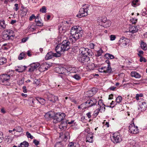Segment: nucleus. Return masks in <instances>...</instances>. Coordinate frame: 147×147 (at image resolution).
<instances>
[{
  "label": "nucleus",
  "mask_w": 147,
  "mask_h": 147,
  "mask_svg": "<svg viewBox=\"0 0 147 147\" xmlns=\"http://www.w3.org/2000/svg\"><path fill=\"white\" fill-rule=\"evenodd\" d=\"M66 115L64 113H57L54 117L53 123H56L65 119Z\"/></svg>",
  "instance_id": "1"
},
{
  "label": "nucleus",
  "mask_w": 147,
  "mask_h": 147,
  "mask_svg": "<svg viewBox=\"0 0 147 147\" xmlns=\"http://www.w3.org/2000/svg\"><path fill=\"white\" fill-rule=\"evenodd\" d=\"M85 5L84 8H81L79 11V13L77 15V16L80 18L82 17L86 16L88 15V10L89 6H86Z\"/></svg>",
  "instance_id": "2"
},
{
  "label": "nucleus",
  "mask_w": 147,
  "mask_h": 147,
  "mask_svg": "<svg viewBox=\"0 0 147 147\" xmlns=\"http://www.w3.org/2000/svg\"><path fill=\"white\" fill-rule=\"evenodd\" d=\"M97 103L96 100L93 98H92L89 100H88L85 102L81 104V106H85L84 108H86L88 107H91L95 105Z\"/></svg>",
  "instance_id": "3"
},
{
  "label": "nucleus",
  "mask_w": 147,
  "mask_h": 147,
  "mask_svg": "<svg viewBox=\"0 0 147 147\" xmlns=\"http://www.w3.org/2000/svg\"><path fill=\"white\" fill-rule=\"evenodd\" d=\"M10 78V75L3 74L0 76V82L3 85H6Z\"/></svg>",
  "instance_id": "4"
},
{
  "label": "nucleus",
  "mask_w": 147,
  "mask_h": 147,
  "mask_svg": "<svg viewBox=\"0 0 147 147\" xmlns=\"http://www.w3.org/2000/svg\"><path fill=\"white\" fill-rule=\"evenodd\" d=\"M78 60L79 61L84 65L87 64L90 62L89 57L82 55H80L78 57Z\"/></svg>",
  "instance_id": "5"
},
{
  "label": "nucleus",
  "mask_w": 147,
  "mask_h": 147,
  "mask_svg": "<svg viewBox=\"0 0 147 147\" xmlns=\"http://www.w3.org/2000/svg\"><path fill=\"white\" fill-rule=\"evenodd\" d=\"M111 140L114 143L120 142L122 141V137L119 133H115L113 135Z\"/></svg>",
  "instance_id": "6"
},
{
  "label": "nucleus",
  "mask_w": 147,
  "mask_h": 147,
  "mask_svg": "<svg viewBox=\"0 0 147 147\" xmlns=\"http://www.w3.org/2000/svg\"><path fill=\"white\" fill-rule=\"evenodd\" d=\"M129 131L131 134H135L138 132V127H135L134 123L129 124Z\"/></svg>",
  "instance_id": "7"
},
{
  "label": "nucleus",
  "mask_w": 147,
  "mask_h": 147,
  "mask_svg": "<svg viewBox=\"0 0 147 147\" xmlns=\"http://www.w3.org/2000/svg\"><path fill=\"white\" fill-rule=\"evenodd\" d=\"M79 26H75L73 27L71 29L70 34L73 37L78 34L81 30V29H79Z\"/></svg>",
  "instance_id": "8"
},
{
  "label": "nucleus",
  "mask_w": 147,
  "mask_h": 147,
  "mask_svg": "<svg viewBox=\"0 0 147 147\" xmlns=\"http://www.w3.org/2000/svg\"><path fill=\"white\" fill-rule=\"evenodd\" d=\"M69 44V42L66 40L63 41L62 42L61 45L64 52L70 49Z\"/></svg>",
  "instance_id": "9"
},
{
  "label": "nucleus",
  "mask_w": 147,
  "mask_h": 147,
  "mask_svg": "<svg viewBox=\"0 0 147 147\" xmlns=\"http://www.w3.org/2000/svg\"><path fill=\"white\" fill-rule=\"evenodd\" d=\"M40 65L39 63H34L30 64V67L28 71L30 72H33L36 69V68L39 66Z\"/></svg>",
  "instance_id": "10"
},
{
  "label": "nucleus",
  "mask_w": 147,
  "mask_h": 147,
  "mask_svg": "<svg viewBox=\"0 0 147 147\" xmlns=\"http://www.w3.org/2000/svg\"><path fill=\"white\" fill-rule=\"evenodd\" d=\"M14 32L12 30H6L3 32V36H6V37H13L15 36L13 35Z\"/></svg>",
  "instance_id": "11"
},
{
  "label": "nucleus",
  "mask_w": 147,
  "mask_h": 147,
  "mask_svg": "<svg viewBox=\"0 0 147 147\" xmlns=\"http://www.w3.org/2000/svg\"><path fill=\"white\" fill-rule=\"evenodd\" d=\"M129 40L125 37H122L119 40L120 43L124 46L126 45L129 42Z\"/></svg>",
  "instance_id": "12"
},
{
  "label": "nucleus",
  "mask_w": 147,
  "mask_h": 147,
  "mask_svg": "<svg viewBox=\"0 0 147 147\" xmlns=\"http://www.w3.org/2000/svg\"><path fill=\"white\" fill-rule=\"evenodd\" d=\"M54 113L52 111H50L47 113L45 115V117L47 119V120H50L52 118L54 119Z\"/></svg>",
  "instance_id": "13"
},
{
  "label": "nucleus",
  "mask_w": 147,
  "mask_h": 147,
  "mask_svg": "<svg viewBox=\"0 0 147 147\" xmlns=\"http://www.w3.org/2000/svg\"><path fill=\"white\" fill-rule=\"evenodd\" d=\"M104 68L105 73L111 74L113 72V71L112 70L111 65H107V66H104Z\"/></svg>",
  "instance_id": "14"
},
{
  "label": "nucleus",
  "mask_w": 147,
  "mask_h": 147,
  "mask_svg": "<svg viewBox=\"0 0 147 147\" xmlns=\"http://www.w3.org/2000/svg\"><path fill=\"white\" fill-rule=\"evenodd\" d=\"M55 50L57 53H60L61 55L64 52L61 45H58L55 47Z\"/></svg>",
  "instance_id": "15"
},
{
  "label": "nucleus",
  "mask_w": 147,
  "mask_h": 147,
  "mask_svg": "<svg viewBox=\"0 0 147 147\" xmlns=\"http://www.w3.org/2000/svg\"><path fill=\"white\" fill-rule=\"evenodd\" d=\"M93 134L92 133H89L86 137V142H88L90 143L92 142H93V136H92Z\"/></svg>",
  "instance_id": "16"
},
{
  "label": "nucleus",
  "mask_w": 147,
  "mask_h": 147,
  "mask_svg": "<svg viewBox=\"0 0 147 147\" xmlns=\"http://www.w3.org/2000/svg\"><path fill=\"white\" fill-rule=\"evenodd\" d=\"M140 103L139 105L140 106V108H138V109H140V110L141 111L145 110V108L147 106L146 103L144 101L141 102V103L140 102Z\"/></svg>",
  "instance_id": "17"
},
{
  "label": "nucleus",
  "mask_w": 147,
  "mask_h": 147,
  "mask_svg": "<svg viewBox=\"0 0 147 147\" xmlns=\"http://www.w3.org/2000/svg\"><path fill=\"white\" fill-rule=\"evenodd\" d=\"M139 26H131L129 28V31L132 33H134L137 32L138 30Z\"/></svg>",
  "instance_id": "18"
},
{
  "label": "nucleus",
  "mask_w": 147,
  "mask_h": 147,
  "mask_svg": "<svg viewBox=\"0 0 147 147\" xmlns=\"http://www.w3.org/2000/svg\"><path fill=\"white\" fill-rule=\"evenodd\" d=\"M107 18L106 17H102L97 20V22L99 24L102 26L103 24L106 21Z\"/></svg>",
  "instance_id": "19"
},
{
  "label": "nucleus",
  "mask_w": 147,
  "mask_h": 147,
  "mask_svg": "<svg viewBox=\"0 0 147 147\" xmlns=\"http://www.w3.org/2000/svg\"><path fill=\"white\" fill-rule=\"evenodd\" d=\"M6 25L4 20L2 19L0 20V29H5L6 28Z\"/></svg>",
  "instance_id": "20"
},
{
  "label": "nucleus",
  "mask_w": 147,
  "mask_h": 147,
  "mask_svg": "<svg viewBox=\"0 0 147 147\" xmlns=\"http://www.w3.org/2000/svg\"><path fill=\"white\" fill-rule=\"evenodd\" d=\"M36 99L39 103L42 105H44L45 103V99L40 97H36Z\"/></svg>",
  "instance_id": "21"
},
{
  "label": "nucleus",
  "mask_w": 147,
  "mask_h": 147,
  "mask_svg": "<svg viewBox=\"0 0 147 147\" xmlns=\"http://www.w3.org/2000/svg\"><path fill=\"white\" fill-rule=\"evenodd\" d=\"M111 24V21L106 19V21L103 24L102 26L105 28H107L110 26Z\"/></svg>",
  "instance_id": "22"
},
{
  "label": "nucleus",
  "mask_w": 147,
  "mask_h": 147,
  "mask_svg": "<svg viewBox=\"0 0 147 147\" xmlns=\"http://www.w3.org/2000/svg\"><path fill=\"white\" fill-rule=\"evenodd\" d=\"M88 50V48H86L84 47L82 48L81 49V53L82 55L87 56V53Z\"/></svg>",
  "instance_id": "23"
},
{
  "label": "nucleus",
  "mask_w": 147,
  "mask_h": 147,
  "mask_svg": "<svg viewBox=\"0 0 147 147\" xmlns=\"http://www.w3.org/2000/svg\"><path fill=\"white\" fill-rule=\"evenodd\" d=\"M122 100V97L121 96H118L116 99V103L115 105H114L113 107H115V106L119 104L121 102Z\"/></svg>",
  "instance_id": "24"
},
{
  "label": "nucleus",
  "mask_w": 147,
  "mask_h": 147,
  "mask_svg": "<svg viewBox=\"0 0 147 147\" xmlns=\"http://www.w3.org/2000/svg\"><path fill=\"white\" fill-rule=\"evenodd\" d=\"M131 75L132 77H134L137 78H140L141 75L136 71L132 72L131 73Z\"/></svg>",
  "instance_id": "25"
},
{
  "label": "nucleus",
  "mask_w": 147,
  "mask_h": 147,
  "mask_svg": "<svg viewBox=\"0 0 147 147\" xmlns=\"http://www.w3.org/2000/svg\"><path fill=\"white\" fill-rule=\"evenodd\" d=\"M35 22L37 26L41 27L43 26V22L41 20H39L35 19Z\"/></svg>",
  "instance_id": "26"
},
{
  "label": "nucleus",
  "mask_w": 147,
  "mask_h": 147,
  "mask_svg": "<svg viewBox=\"0 0 147 147\" xmlns=\"http://www.w3.org/2000/svg\"><path fill=\"white\" fill-rule=\"evenodd\" d=\"M140 47L142 49L144 50H146L147 49V46L146 43L142 40H141V41Z\"/></svg>",
  "instance_id": "27"
},
{
  "label": "nucleus",
  "mask_w": 147,
  "mask_h": 147,
  "mask_svg": "<svg viewBox=\"0 0 147 147\" xmlns=\"http://www.w3.org/2000/svg\"><path fill=\"white\" fill-rule=\"evenodd\" d=\"M29 143L26 141H24L23 142L21 143L19 146V147H28L29 146Z\"/></svg>",
  "instance_id": "28"
},
{
  "label": "nucleus",
  "mask_w": 147,
  "mask_h": 147,
  "mask_svg": "<svg viewBox=\"0 0 147 147\" xmlns=\"http://www.w3.org/2000/svg\"><path fill=\"white\" fill-rule=\"evenodd\" d=\"M27 56L24 52H22L19 55L18 57V59L19 60H22L23 59H25L26 58Z\"/></svg>",
  "instance_id": "29"
},
{
  "label": "nucleus",
  "mask_w": 147,
  "mask_h": 147,
  "mask_svg": "<svg viewBox=\"0 0 147 147\" xmlns=\"http://www.w3.org/2000/svg\"><path fill=\"white\" fill-rule=\"evenodd\" d=\"M53 55L52 52H49L46 55V56L45 57V59L47 60L51 59L53 57Z\"/></svg>",
  "instance_id": "30"
},
{
  "label": "nucleus",
  "mask_w": 147,
  "mask_h": 147,
  "mask_svg": "<svg viewBox=\"0 0 147 147\" xmlns=\"http://www.w3.org/2000/svg\"><path fill=\"white\" fill-rule=\"evenodd\" d=\"M55 70L57 71H58V73L59 74H63L64 72H61V71H60L59 70L61 71H65L66 69L63 67H61V68H59V67H57L55 68Z\"/></svg>",
  "instance_id": "31"
},
{
  "label": "nucleus",
  "mask_w": 147,
  "mask_h": 147,
  "mask_svg": "<svg viewBox=\"0 0 147 147\" xmlns=\"http://www.w3.org/2000/svg\"><path fill=\"white\" fill-rule=\"evenodd\" d=\"M49 100L50 101L52 102H53L54 103L55 102L57 101L58 100V97L56 96H52L51 99H49Z\"/></svg>",
  "instance_id": "32"
},
{
  "label": "nucleus",
  "mask_w": 147,
  "mask_h": 147,
  "mask_svg": "<svg viewBox=\"0 0 147 147\" xmlns=\"http://www.w3.org/2000/svg\"><path fill=\"white\" fill-rule=\"evenodd\" d=\"M105 57L108 59H113L114 58L113 55L109 53H106L105 55Z\"/></svg>",
  "instance_id": "33"
},
{
  "label": "nucleus",
  "mask_w": 147,
  "mask_h": 147,
  "mask_svg": "<svg viewBox=\"0 0 147 147\" xmlns=\"http://www.w3.org/2000/svg\"><path fill=\"white\" fill-rule=\"evenodd\" d=\"M69 38L68 39V40H67V41H69V43L70 42H75L77 39H79V37H77V38H76V37Z\"/></svg>",
  "instance_id": "34"
},
{
  "label": "nucleus",
  "mask_w": 147,
  "mask_h": 147,
  "mask_svg": "<svg viewBox=\"0 0 147 147\" xmlns=\"http://www.w3.org/2000/svg\"><path fill=\"white\" fill-rule=\"evenodd\" d=\"M64 144L61 142H57L55 145V147H64Z\"/></svg>",
  "instance_id": "35"
},
{
  "label": "nucleus",
  "mask_w": 147,
  "mask_h": 147,
  "mask_svg": "<svg viewBox=\"0 0 147 147\" xmlns=\"http://www.w3.org/2000/svg\"><path fill=\"white\" fill-rule=\"evenodd\" d=\"M66 30V28L65 27L62 26L60 27L59 29V32L61 33H64L65 32Z\"/></svg>",
  "instance_id": "36"
},
{
  "label": "nucleus",
  "mask_w": 147,
  "mask_h": 147,
  "mask_svg": "<svg viewBox=\"0 0 147 147\" xmlns=\"http://www.w3.org/2000/svg\"><path fill=\"white\" fill-rule=\"evenodd\" d=\"M98 89L95 88H92L90 91H89V92L91 93V92L92 93V94L93 95H94L97 92Z\"/></svg>",
  "instance_id": "37"
},
{
  "label": "nucleus",
  "mask_w": 147,
  "mask_h": 147,
  "mask_svg": "<svg viewBox=\"0 0 147 147\" xmlns=\"http://www.w3.org/2000/svg\"><path fill=\"white\" fill-rule=\"evenodd\" d=\"M6 59L3 57H0V65H2L6 62Z\"/></svg>",
  "instance_id": "38"
},
{
  "label": "nucleus",
  "mask_w": 147,
  "mask_h": 147,
  "mask_svg": "<svg viewBox=\"0 0 147 147\" xmlns=\"http://www.w3.org/2000/svg\"><path fill=\"white\" fill-rule=\"evenodd\" d=\"M103 51L100 49L99 50L97 51L96 54V57H99L101 56L102 54L103 53Z\"/></svg>",
  "instance_id": "39"
},
{
  "label": "nucleus",
  "mask_w": 147,
  "mask_h": 147,
  "mask_svg": "<svg viewBox=\"0 0 147 147\" xmlns=\"http://www.w3.org/2000/svg\"><path fill=\"white\" fill-rule=\"evenodd\" d=\"M67 121L66 119H65L61 121V124L59 125L67 126Z\"/></svg>",
  "instance_id": "40"
},
{
  "label": "nucleus",
  "mask_w": 147,
  "mask_h": 147,
  "mask_svg": "<svg viewBox=\"0 0 147 147\" xmlns=\"http://www.w3.org/2000/svg\"><path fill=\"white\" fill-rule=\"evenodd\" d=\"M46 8L45 6H42L41 8L40 9V11L42 13H45L46 12Z\"/></svg>",
  "instance_id": "41"
},
{
  "label": "nucleus",
  "mask_w": 147,
  "mask_h": 147,
  "mask_svg": "<svg viewBox=\"0 0 147 147\" xmlns=\"http://www.w3.org/2000/svg\"><path fill=\"white\" fill-rule=\"evenodd\" d=\"M44 65L46 66L47 67H45V69L46 70H47L48 68H49L52 65V63H44Z\"/></svg>",
  "instance_id": "42"
},
{
  "label": "nucleus",
  "mask_w": 147,
  "mask_h": 147,
  "mask_svg": "<svg viewBox=\"0 0 147 147\" xmlns=\"http://www.w3.org/2000/svg\"><path fill=\"white\" fill-rule=\"evenodd\" d=\"M73 78L77 80H80L81 78L80 76H79V75L77 74L74 75L73 76Z\"/></svg>",
  "instance_id": "43"
},
{
  "label": "nucleus",
  "mask_w": 147,
  "mask_h": 147,
  "mask_svg": "<svg viewBox=\"0 0 147 147\" xmlns=\"http://www.w3.org/2000/svg\"><path fill=\"white\" fill-rule=\"evenodd\" d=\"M16 128V131L19 132H23L22 129L20 126H17Z\"/></svg>",
  "instance_id": "44"
},
{
  "label": "nucleus",
  "mask_w": 147,
  "mask_h": 147,
  "mask_svg": "<svg viewBox=\"0 0 147 147\" xmlns=\"http://www.w3.org/2000/svg\"><path fill=\"white\" fill-rule=\"evenodd\" d=\"M137 21V19H136L134 18H132L130 20L132 24H135Z\"/></svg>",
  "instance_id": "45"
},
{
  "label": "nucleus",
  "mask_w": 147,
  "mask_h": 147,
  "mask_svg": "<svg viewBox=\"0 0 147 147\" xmlns=\"http://www.w3.org/2000/svg\"><path fill=\"white\" fill-rule=\"evenodd\" d=\"M52 55L53 57H59L61 56V55L60 53H57V52L56 53H53L52 52Z\"/></svg>",
  "instance_id": "46"
},
{
  "label": "nucleus",
  "mask_w": 147,
  "mask_h": 147,
  "mask_svg": "<svg viewBox=\"0 0 147 147\" xmlns=\"http://www.w3.org/2000/svg\"><path fill=\"white\" fill-rule=\"evenodd\" d=\"M140 62L143 61L144 62H146L147 61L146 59L144 57L142 56L140 57Z\"/></svg>",
  "instance_id": "47"
},
{
  "label": "nucleus",
  "mask_w": 147,
  "mask_h": 147,
  "mask_svg": "<svg viewBox=\"0 0 147 147\" xmlns=\"http://www.w3.org/2000/svg\"><path fill=\"white\" fill-rule=\"evenodd\" d=\"M26 135L28 138H30L32 139H33V137L27 131L26 132Z\"/></svg>",
  "instance_id": "48"
},
{
  "label": "nucleus",
  "mask_w": 147,
  "mask_h": 147,
  "mask_svg": "<svg viewBox=\"0 0 147 147\" xmlns=\"http://www.w3.org/2000/svg\"><path fill=\"white\" fill-rule=\"evenodd\" d=\"M105 105L102 106H100L99 108H98L99 110H100V111L101 110L103 111H105Z\"/></svg>",
  "instance_id": "49"
},
{
  "label": "nucleus",
  "mask_w": 147,
  "mask_h": 147,
  "mask_svg": "<svg viewBox=\"0 0 147 147\" xmlns=\"http://www.w3.org/2000/svg\"><path fill=\"white\" fill-rule=\"evenodd\" d=\"M67 126H64L63 125H59V128L62 130H64L66 128Z\"/></svg>",
  "instance_id": "50"
},
{
  "label": "nucleus",
  "mask_w": 147,
  "mask_h": 147,
  "mask_svg": "<svg viewBox=\"0 0 147 147\" xmlns=\"http://www.w3.org/2000/svg\"><path fill=\"white\" fill-rule=\"evenodd\" d=\"M93 54V53L92 51L90 49H88V51H87V55H88L89 56H92Z\"/></svg>",
  "instance_id": "51"
},
{
  "label": "nucleus",
  "mask_w": 147,
  "mask_h": 147,
  "mask_svg": "<svg viewBox=\"0 0 147 147\" xmlns=\"http://www.w3.org/2000/svg\"><path fill=\"white\" fill-rule=\"evenodd\" d=\"M144 54V52L142 51H140L138 54V55L139 57L142 56Z\"/></svg>",
  "instance_id": "52"
},
{
  "label": "nucleus",
  "mask_w": 147,
  "mask_h": 147,
  "mask_svg": "<svg viewBox=\"0 0 147 147\" xmlns=\"http://www.w3.org/2000/svg\"><path fill=\"white\" fill-rule=\"evenodd\" d=\"M24 78L23 77L20 79V80L19 82V84L20 85V84H24Z\"/></svg>",
  "instance_id": "53"
},
{
  "label": "nucleus",
  "mask_w": 147,
  "mask_h": 147,
  "mask_svg": "<svg viewBox=\"0 0 147 147\" xmlns=\"http://www.w3.org/2000/svg\"><path fill=\"white\" fill-rule=\"evenodd\" d=\"M68 147H76L74 145V143L72 142L69 143L68 145Z\"/></svg>",
  "instance_id": "54"
},
{
  "label": "nucleus",
  "mask_w": 147,
  "mask_h": 147,
  "mask_svg": "<svg viewBox=\"0 0 147 147\" xmlns=\"http://www.w3.org/2000/svg\"><path fill=\"white\" fill-rule=\"evenodd\" d=\"M36 18V16H34V14H32L31 16H30L29 18V20L30 21H32L33 20V19H34Z\"/></svg>",
  "instance_id": "55"
},
{
  "label": "nucleus",
  "mask_w": 147,
  "mask_h": 147,
  "mask_svg": "<svg viewBox=\"0 0 147 147\" xmlns=\"http://www.w3.org/2000/svg\"><path fill=\"white\" fill-rule=\"evenodd\" d=\"M98 71L100 72L105 73L104 67H102L101 68H99L98 69Z\"/></svg>",
  "instance_id": "56"
},
{
  "label": "nucleus",
  "mask_w": 147,
  "mask_h": 147,
  "mask_svg": "<svg viewBox=\"0 0 147 147\" xmlns=\"http://www.w3.org/2000/svg\"><path fill=\"white\" fill-rule=\"evenodd\" d=\"M98 105L100 106H102L104 105V104L102 103V100H99L98 102Z\"/></svg>",
  "instance_id": "57"
},
{
  "label": "nucleus",
  "mask_w": 147,
  "mask_h": 147,
  "mask_svg": "<svg viewBox=\"0 0 147 147\" xmlns=\"http://www.w3.org/2000/svg\"><path fill=\"white\" fill-rule=\"evenodd\" d=\"M37 26L36 25H34L33 24L31 26L30 29L33 30H35Z\"/></svg>",
  "instance_id": "58"
},
{
  "label": "nucleus",
  "mask_w": 147,
  "mask_h": 147,
  "mask_svg": "<svg viewBox=\"0 0 147 147\" xmlns=\"http://www.w3.org/2000/svg\"><path fill=\"white\" fill-rule=\"evenodd\" d=\"M28 39V37H26L23 38L22 40V42H25Z\"/></svg>",
  "instance_id": "59"
},
{
  "label": "nucleus",
  "mask_w": 147,
  "mask_h": 147,
  "mask_svg": "<svg viewBox=\"0 0 147 147\" xmlns=\"http://www.w3.org/2000/svg\"><path fill=\"white\" fill-rule=\"evenodd\" d=\"M89 45L91 49H94L95 45L93 43H91Z\"/></svg>",
  "instance_id": "60"
},
{
  "label": "nucleus",
  "mask_w": 147,
  "mask_h": 147,
  "mask_svg": "<svg viewBox=\"0 0 147 147\" xmlns=\"http://www.w3.org/2000/svg\"><path fill=\"white\" fill-rule=\"evenodd\" d=\"M100 111V110H99V109H96L94 111V114L96 115V116H97L99 113V111Z\"/></svg>",
  "instance_id": "61"
},
{
  "label": "nucleus",
  "mask_w": 147,
  "mask_h": 147,
  "mask_svg": "<svg viewBox=\"0 0 147 147\" xmlns=\"http://www.w3.org/2000/svg\"><path fill=\"white\" fill-rule=\"evenodd\" d=\"M19 68V72H22L25 70V69H23V67L21 68L20 67H18Z\"/></svg>",
  "instance_id": "62"
},
{
  "label": "nucleus",
  "mask_w": 147,
  "mask_h": 147,
  "mask_svg": "<svg viewBox=\"0 0 147 147\" xmlns=\"http://www.w3.org/2000/svg\"><path fill=\"white\" fill-rule=\"evenodd\" d=\"M33 143L35 144V145H37L39 144V142L36 140H34L33 141Z\"/></svg>",
  "instance_id": "63"
},
{
  "label": "nucleus",
  "mask_w": 147,
  "mask_h": 147,
  "mask_svg": "<svg viewBox=\"0 0 147 147\" xmlns=\"http://www.w3.org/2000/svg\"><path fill=\"white\" fill-rule=\"evenodd\" d=\"M23 92L24 93H26L27 92V90L26 86H23Z\"/></svg>",
  "instance_id": "64"
}]
</instances>
